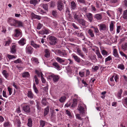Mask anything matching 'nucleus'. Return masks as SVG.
<instances>
[{
  "label": "nucleus",
  "instance_id": "1",
  "mask_svg": "<svg viewBox=\"0 0 127 127\" xmlns=\"http://www.w3.org/2000/svg\"><path fill=\"white\" fill-rule=\"evenodd\" d=\"M56 52L57 55H59L62 57H66L67 56V53L65 50H56Z\"/></svg>",
  "mask_w": 127,
  "mask_h": 127
},
{
  "label": "nucleus",
  "instance_id": "2",
  "mask_svg": "<svg viewBox=\"0 0 127 127\" xmlns=\"http://www.w3.org/2000/svg\"><path fill=\"white\" fill-rule=\"evenodd\" d=\"M60 77L58 75L52 74L48 77V79H52L54 82H58L60 79Z\"/></svg>",
  "mask_w": 127,
  "mask_h": 127
},
{
  "label": "nucleus",
  "instance_id": "3",
  "mask_svg": "<svg viewBox=\"0 0 127 127\" xmlns=\"http://www.w3.org/2000/svg\"><path fill=\"white\" fill-rule=\"evenodd\" d=\"M48 39L50 44L54 45L57 43V38L55 37L51 36L48 37Z\"/></svg>",
  "mask_w": 127,
  "mask_h": 127
},
{
  "label": "nucleus",
  "instance_id": "4",
  "mask_svg": "<svg viewBox=\"0 0 127 127\" xmlns=\"http://www.w3.org/2000/svg\"><path fill=\"white\" fill-rule=\"evenodd\" d=\"M17 21L11 18H9L8 19V22L9 23L11 26L16 27L17 26Z\"/></svg>",
  "mask_w": 127,
  "mask_h": 127
},
{
  "label": "nucleus",
  "instance_id": "5",
  "mask_svg": "<svg viewBox=\"0 0 127 127\" xmlns=\"http://www.w3.org/2000/svg\"><path fill=\"white\" fill-rule=\"evenodd\" d=\"M22 109L24 111L27 113H29L30 112V107L28 105H26L23 106Z\"/></svg>",
  "mask_w": 127,
  "mask_h": 127
},
{
  "label": "nucleus",
  "instance_id": "6",
  "mask_svg": "<svg viewBox=\"0 0 127 127\" xmlns=\"http://www.w3.org/2000/svg\"><path fill=\"white\" fill-rule=\"evenodd\" d=\"M33 51V49L31 46H27L26 48V52L29 54H32Z\"/></svg>",
  "mask_w": 127,
  "mask_h": 127
},
{
  "label": "nucleus",
  "instance_id": "7",
  "mask_svg": "<svg viewBox=\"0 0 127 127\" xmlns=\"http://www.w3.org/2000/svg\"><path fill=\"white\" fill-rule=\"evenodd\" d=\"M57 6L58 9L59 11H61L63 9L64 6L61 0H59L58 2Z\"/></svg>",
  "mask_w": 127,
  "mask_h": 127
},
{
  "label": "nucleus",
  "instance_id": "8",
  "mask_svg": "<svg viewBox=\"0 0 127 127\" xmlns=\"http://www.w3.org/2000/svg\"><path fill=\"white\" fill-rule=\"evenodd\" d=\"M20 29H16L15 30V33L14 34V36L15 37H18L20 36L22 34V32L20 31Z\"/></svg>",
  "mask_w": 127,
  "mask_h": 127
},
{
  "label": "nucleus",
  "instance_id": "9",
  "mask_svg": "<svg viewBox=\"0 0 127 127\" xmlns=\"http://www.w3.org/2000/svg\"><path fill=\"white\" fill-rule=\"evenodd\" d=\"M98 26L99 27V30L100 31H104L106 30L107 28L106 25L104 24H99Z\"/></svg>",
  "mask_w": 127,
  "mask_h": 127
},
{
  "label": "nucleus",
  "instance_id": "10",
  "mask_svg": "<svg viewBox=\"0 0 127 127\" xmlns=\"http://www.w3.org/2000/svg\"><path fill=\"white\" fill-rule=\"evenodd\" d=\"M19 45L23 46L26 43V40L25 38H23L18 41Z\"/></svg>",
  "mask_w": 127,
  "mask_h": 127
},
{
  "label": "nucleus",
  "instance_id": "11",
  "mask_svg": "<svg viewBox=\"0 0 127 127\" xmlns=\"http://www.w3.org/2000/svg\"><path fill=\"white\" fill-rule=\"evenodd\" d=\"M78 23L83 26H85L86 24V21L84 19H80L77 21Z\"/></svg>",
  "mask_w": 127,
  "mask_h": 127
},
{
  "label": "nucleus",
  "instance_id": "12",
  "mask_svg": "<svg viewBox=\"0 0 127 127\" xmlns=\"http://www.w3.org/2000/svg\"><path fill=\"white\" fill-rule=\"evenodd\" d=\"M71 9L74 10L76 9L77 7V4L74 1H72L70 2Z\"/></svg>",
  "mask_w": 127,
  "mask_h": 127
},
{
  "label": "nucleus",
  "instance_id": "13",
  "mask_svg": "<svg viewBox=\"0 0 127 127\" xmlns=\"http://www.w3.org/2000/svg\"><path fill=\"white\" fill-rule=\"evenodd\" d=\"M30 45L35 49L39 48L40 47V45L35 43L33 41H31Z\"/></svg>",
  "mask_w": 127,
  "mask_h": 127
},
{
  "label": "nucleus",
  "instance_id": "14",
  "mask_svg": "<svg viewBox=\"0 0 127 127\" xmlns=\"http://www.w3.org/2000/svg\"><path fill=\"white\" fill-rule=\"evenodd\" d=\"M49 30L48 29H45L44 30H42L38 32V33L39 34L43 35L44 34H47L49 33Z\"/></svg>",
  "mask_w": 127,
  "mask_h": 127
},
{
  "label": "nucleus",
  "instance_id": "15",
  "mask_svg": "<svg viewBox=\"0 0 127 127\" xmlns=\"http://www.w3.org/2000/svg\"><path fill=\"white\" fill-rule=\"evenodd\" d=\"M72 57L73 58L74 60L78 63H80L81 61V59L76 55H73Z\"/></svg>",
  "mask_w": 127,
  "mask_h": 127
},
{
  "label": "nucleus",
  "instance_id": "16",
  "mask_svg": "<svg viewBox=\"0 0 127 127\" xmlns=\"http://www.w3.org/2000/svg\"><path fill=\"white\" fill-rule=\"evenodd\" d=\"M31 15V18L32 19H36L39 20L41 18V16H40L36 15L33 13H32Z\"/></svg>",
  "mask_w": 127,
  "mask_h": 127
},
{
  "label": "nucleus",
  "instance_id": "17",
  "mask_svg": "<svg viewBox=\"0 0 127 127\" xmlns=\"http://www.w3.org/2000/svg\"><path fill=\"white\" fill-rule=\"evenodd\" d=\"M93 16L92 14L90 13H87L86 14V17L91 22L93 20Z\"/></svg>",
  "mask_w": 127,
  "mask_h": 127
},
{
  "label": "nucleus",
  "instance_id": "18",
  "mask_svg": "<svg viewBox=\"0 0 127 127\" xmlns=\"http://www.w3.org/2000/svg\"><path fill=\"white\" fill-rule=\"evenodd\" d=\"M78 110L80 111V113L82 115L84 113V107L82 105H79L78 106Z\"/></svg>",
  "mask_w": 127,
  "mask_h": 127
},
{
  "label": "nucleus",
  "instance_id": "19",
  "mask_svg": "<svg viewBox=\"0 0 127 127\" xmlns=\"http://www.w3.org/2000/svg\"><path fill=\"white\" fill-rule=\"evenodd\" d=\"M16 45H14L12 46L10 51L11 53L14 54L16 53Z\"/></svg>",
  "mask_w": 127,
  "mask_h": 127
},
{
  "label": "nucleus",
  "instance_id": "20",
  "mask_svg": "<svg viewBox=\"0 0 127 127\" xmlns=\"http://www.w3.org/2000/svg\"><path fill=\"white\" fill-rule=\"evenodd\" d=\"M94 17L97 20L100 21L102 18V15L101 14H96L94 16Z\"/></svg>",
  "mask_w": 127,
  "mask_h": 127
},
{
  "label": "nucleus",
  "instance_id": "21",
  "mask_svg": "<svg viewBox=\"0 0 127 127\" xmlns=\"http://www.w3.org/2000/svg\"><path fill=\"white\" fill-rule=\"evenodd\" d=\"M34 95L32 91L31 90H29L28 91L27 96L28 97L31 99H32L34 97Z\"/></svg>",
  "mask_w": 127,
  "mask_h": 127
},
{
  "label": "nucleus",
  "instance_id": "22",
  "mask_svg": "<svg viewBox=\"0 0 127 127\" xmlns=\"http://www.w3.org/2000/svg\"><path fill=\"white\" fill-rule=\"evenodd\" d=\"M41 103L44 106H46L47 105V104H48V102L47 101V99L45 97L42 98L41 100Z\"/></svg>",
  "mask_w": 127,
  "mask_h": 127
},
{
  "label": "nucleus",
  "instance_id": "23",
  "mask_svg": "<svg viewBox=\"0 0 127 127\" xmlns=\"http://www.w3.org/2000/svg\"><path fill=\"white\" fill-rule=\"evenodd\" d=\"M77 99H73L72 103L71 106V107L74 108L76 106L77 104Z\"/></svg>",
  "mask_w": 127,
  "mask_h": 127
},
{
  "label": "nucleus",
  "instance_id": "24",
  "mask_svg": "<svg viewBox=\"0 0 127 127\" xmlns=\"http://www.w3.org/2000/svg\"><path fill=\"white\" fill-rule=\"evenodd\" d=\"M73 14L74 18L77 21L80 19L79 16L77 15V12H73Z\"/></svg>",
  "mask_w": 127,
  "mask_h": 127
},
{
  "label": "nucleus",
  "instance_id": "25",
  "mask_svg": "<svg viewBox=\"0 0 127 127\" xmlns=\"http://www.w3.org/2000/svg\"><path fill=\"white\" fill-rule=\"evenodd\" d=\"M41 7H42L45 10L48 11V5L47 4H43L41 5Z\"/></svg>",
  "mask_w": 127,
  "mask_h": 127
},
{
  "label": "nucleus",
  "instance_id": "26",
  "mask_svg": "<svg viewBox=\"0 0 127 127\" xmlns=\"http://www.w3.org/2000/svg\"><path fill=\"white\" fill-rule=\"evenodd\" d=\"M52 65L53 66H55L58 70H60L61 69L60 66L58 63L54 62L53 63Z\"/></svg>",
  "mask_w": 127,
  "mask_h": 127
},
{
  "label": "nucleus",
  "instance_id": "27",
  "mask_svg": "<svg viewBox=\"0 0 127 127\" xmlns=\"http://www.w3.org/2000/svg\"><path fill=\"white\" fill-rule=\"evenodd\" d=\"M77 54L78 55L81 56L82 58H84V55L83 54L82 52L80 50V49L79 48H77Z\"/></svg>",
  "mask_w": 127,
  "mask_h": 127
},
{
  "label": "nucleus",
  "instance_id": "28",
  "mask_svg": "<svg viewBox=\"0 0 127 127\" xmlns=\"http://www.w3.org/2000/svg\"><path fill=\"white\" fill-rule=\"evenodd\" d=\"M123 92V90L122 89H121L119 91H118V93L117 94V97L119 99H120L121 98V95Z\"/></svg>",
  "mask_w": 127,
  "mask_h": 127
},
{
  "label": "nucleus",
  "instance_id": "29",
  "mask_svg": "<svg viewBox=\"0 0 127 127\" xmlns=\"http://www.w3.org/2000/svg\"><path fill=\"white\" fill-rule=\"evenodd\" d=\"M49 107L48 106H47V107L45 108L44 109V116H46V115L48 114L49 112Z\"/></svg>",
  "mask_w": 127,
  "mask_h": 127
},
{
  "label": "nucleus",
  "instance_id": "30",
  "mask_svg": "<svg viewBox=\"0 0 127 127\" xmlns=\"http://www.w3.org/2000/svg\"><path fill=\"white\" fill-rule=\"evenodd\" d=\"M2 73L6 78L7 79L8 77L9 73L7 71L3 70L2 72Z\"/></svg>",
  "mask_w": 127,
  "mask_h": 127
},
{
  "label": "nucleus",
  "instance_id": "31",
  "mask_svg": "<svg viewBox=\"0 0 127 127\" xmlns=\"http://www.w3.org/2000/svg\"><path fill=\"white\" fill-rule=\"evenodd\" d=\"M88 33L91 37H93L94 36V34L93 31L91 29H90L88 30Z\"/></svg>",
  "mask_w": 127,
  "mask_h": 127
},
{
  "label": "nucleus",
  "instance_id": "32",
  "mask_svg": "<svg viewBox=\"0 0 127 127\" xmlns=\"http://www.w3.org/2000/svg\"><path fill=\"white\" fill-rule=\"evenodd\" d=\"M115 23V22L114 21H111V23L110 25V31L111 32H112L114 29V23Z\"/></svg>",
  "mask_w": 127,
  "mask_h": 127
},
{
  "label": "nucleus",
  "instance_id": "33",
  "mask_svg": "<svg viewBox=\"0 0 127 127\" xmlns=\"http://www.w3.org/2000/svg\"><path fill=\"white\" fill-rule=\"evenodd\" d=\"M45 56L47 58H49L50 56V53L48 49H46L45 50Z\"/></svg>",
  "mask_w": 127,
  "mask_h": 127
},
{
  "label": "nucleus",
  "instance_id": "34",
  "mask_svg": "<svg viewBox=\"0 0 127 127\" xmlns=\"http://www.w3.org/2000/svg\"><path fill=\"white\" fill-rule=\"evenodd\" d=\"M113 55L115 57L120 58L118 54L117 51L116 49H114Z\"/></svg>",
  "mask_w": 127,
  "mask_h": 127
},
{
  "label": "nucleus",
  "instance_id": "35",
  "mask_svg": "<svg viewBox=\"0 0 127 127\" xmlns=\"http://www.w3.org/2000/svg\"><path fill=\"white\" fill-rule=\"evenodd\" d=\"M28 121L27 125L29 127H32V119L31 118H29L28 119Z\"/></svg>",
  "mask_w": 127,
  "mask_h": 127
},
{
  "label": "nucleus",
  "instance_id": "36",
  "mask_svg": "<svg viewBox=\"0 0 127 127\" xmlns=\"http://www.w3.org/2000/svg\"><path fill=\"white\" fill-rule=\"evenodd\" d=\"M122 48L124 51L127 50V42H126L124 44H122Z\"/></svg>",
  "mask_w": 127,
  "mask_h": 127
},
{
  "label": "nucleus",
  "instance_id": "37",
  "mask_svg": "<svg viewBox=\"0 0 127 127\" xmlns=\"http://www.w3.org/2000/svg\"><path fill=\"white\" fill-rule=\"evenodd\" d=\"M123 18L124 19H127V9L124 11L123 14Z\"/></svg>",
  "mask_w": 127,
  "mask_h": 127
},
{
  "label": "nucleus",
  "instance_id": "38",
  "mask_svg": "<svg viewBox=\"0 0 127 127\" xmlns=\"http://www.w3.org/2000/svg\"><path fill=\"white\" fill-rule=\"evenodd\" d=\"M99 68V66H94L92 67V70L94 72H96Z\"/></svg>",
  "mask_w": 127,
  "mask_h": 127
},
{
  "label": "nucleus",
  "instance_id": "39",
  "mask_svg": "<svg viewBox=\"0 0 127 127\" xmlns=\"http://www.w3.org/2000/svg\"><path fill=\"white\" fill-rule=\"evenodd\" d=\"M30 2L31 4H33L34 6H35L38 2L37 0H31Z\"/></svg>",
  "mask_w": 127,
  "mask_h": 127
},
{
  "label": "nucleus",
  "instance_id": "40",
  "mask_svg": "<svg viewBox=\"0 0 127 127\" xmlns=\"http://www.w3.org/2000/svg\"><path fill=\"white\" fill-rule=\"evenodd\" d=\"M17 26L16 27H23V23L21 22L18 20L17 21Z\"/></svg>",
  "mask_w": 127,
  "mask_h": 127
},
{
  "label": "nucleus",
  "instance_id": "41",
  "mask_svg": "<svg viewBox=\"0 0 127 127\" xmlns=\"http://www.w3.org/2000/svg\"><path fill=\"white\" fill-rule=\"evenodd\" d=\"M52 15L55 18L58 17V13L56 10H53L52 11Z\"/></svg>",
  "mask_w": 127,
  "mask_h": 127
},
{
  "label": "nucleus",
  "instance_id": "42",
  "mask_svg": "<svg viewBox=\"0 0 127 127\" xmlns=\"http://www.w3.org/2000/svg\"><path fill=\"white\" fill-rule=\"evenodd\" d=\"M56 59L57 61L60 63H64L65 62V61L64 60H63L62 59L59 57H57Z\"/></svg>",
  "mask_w": 127,
  "mask_h": 127
},
{
  "label": "nucleus",
  "instance_id": "43",
  "mask_svg": "<svg viewBox=\"0 0 127 127\" xmlns=\"http://www.w3.org/2000/svg\"><path fill=\"white\" fill-rule=\"evenodd\" d=\"M96 54L98 57V58L100 59L102 58V56L100 54L99 51L98 50H96Z\"/></svg>",
  "mask_w": 127,
  "mask_h": 127
},
{
  "label": "nucleus",
  "instance_id": "44",
  "mask_svg": "<svg viewBox=\"0 0 127 127\" xmlns=\"http://www.w3.org/2000/svg\"><path fill=\"white\" fill-rule=\"evenodd\" d=\"M33 88L34 92L36 94H37L39 93V91L36 88L35 84L34 83L33 85Z\"/></svg>",
  "mask_w": 127,
  "mask_h": 127
},
{
  "label": "nucleus",
  "instance_id": "45",
  "mask_svg": "<svg viewBox=\"0 0 127 127\" xmlns=\"http://www.w3.org/2000/svg\"><path fill=\"white\" fill-rule=\"evenodd\" d=\"M36 106L37 109L40 111L41 109V107L40 102L39 101H37L36 102Z\"/></svg>",
  "mask_w": 127,
  "mask_h": 127
},
{
  "label": "nucleus",
  "instance_id": "46",
  "mask_svg": "<svg viewBox=\"0 0 127 127\" xmlns=\"http://www.w3.org/2000/svg\"><path fill=\"white\" fill-rule=\"evenodd\" d=\"M35 73L37 75L38 77H40V75L41 77L43 75L41 71H39L37 70H35Z\"/></svg>",
  "mask_w": 127,
  "mask_h": 127
},
{
  "label": "nucleus",
  "instance_id": "47",
  "mask_svg": "<svg viewBox=\"0 0 127 127\" xmlns=\"http://www.w3.org/2000/svg\"><path fill=\"white\" fill-rule=\"evenodd\" d=\"M29 76V73L28 72L24 73L22 74V77L23 78L28 77Z\"/></svg>",
  "mask_w": 127,
  "mask_h": 127
},
{
  "label": "nucleus",
  "instance_id": "48",
  "mask_svg": "<svg viewBox=\"0 0 127 127\" xmlns=\"http://www.w3.org/2000/svg\"><path fill=\"white\" fill-rule=\"evenodd\" d=\"M40 126L41 127H43L45 125L46 122L45 121L41 120L40 121Z\"/></svg>",
  "mask_w": 127,
  "mask_h": 127
},
{
  "label": "nucleus",
  "instance_id": "49",
  "mask_svg": "<svg viewBox=\"0 0 127 127\" xmlns=\"http://www.w3.org/2000/svg\"><path fill=\"white\" fill-rule=\"evenodd\" d=\"M117 67L118 68L120 69L121 70H123L125 68L123 64H119Z\"/></svg>",
  "mask_w": 127,
  "mask_h": 127
},
{
  "label": "nucleus",
  "instance_id": "50",
  "mask_svg": "<svg viewBox=\"0 0 127 127\" xmlns=\"http://www.w3.org/2000/svg\"><path fill=\"white\" fill-rule=\"evenodd\" d=\"M80 11L86 13L87 12V8L86 7H81L80 8Z\"/></svg>",
  "mask_w": 127,
  "mask_h": 127
},
{
  "label": "nucleus",
  "instance_id": "51",
  "mask_svg": "<svg viewBox=\"0 0 127 127\" xmlns=\"http://www.w3.org/2000/svg\"><path fill=\"white\" fill-rule=\"evenodd\" d=\"M66 97L65 96H62L59 99V101L61 103H63L66 100Z\"/></svg>",
  "mask_w": 127,
  "mask_h": 127
},
{
  "label": "nucleus",
  "instance_id": "52",
  "mask_svg": "<svg viewBox=\"0 0 127 127\" xmlns=\"http://www.w3.org/2000/svg\"><path fill=\"white\" fill-rule=\"evenodd\" d=\"M91 28H93L94 29V32L96 34H97L99 32L97 28V27H94L93 26Z\"/></svg>",
  "mask_w": 127,
  "mask_h": 127
},
{
  "label": "nucleus",
  "instance_id": "53",
  "mask_svg": "<svg viewBox=\"0 0 127 127\" xmlns=\"http://www.w3.org/2000/svg\"><path fill=\"white\" fill-rule=\"evenodd\" d=\"M7 56L9 60L12 59L13 58H15L16 57V56H15L14 55H11L9 54L7 55Z\"/></svg>",
  "mask_w": 127,
  "mask_h": 127
},
{
  "label": "nucleus",
  "instance_id": "54",
  "mask_svg": "<svg viewBox=\"0 0 127 127\" xmlns=\"http://www.w3.org/2000/svg\"><path fill=\"white\" fill-rule=\"evenodd\" d=\"M123 6L126 8L127 7V0H124L123 2Z\"/></svg>",
  "mask_w": 127,
  "mask_h": 127
},
{
  "label": "nucleus",
  "instance_id": "55",
  "mask_svg": "<svg viewBox=\"0 0 127 127\" xmlns=\"http://www.w3.org/2000/svg\"><path fill=\"white\" fill-rule=\"evenodd\" d=\"M34 78L35 79V81L36 83V85H38L39 83V80L36 75H35L34 76Z\"/></svg>",
  "mask_w": 127,
  "mask_h": 127
},
{
  "label": "nucleus",
  "instance_id": "56",
  "mask_svg": "<svg viewBox=\"0 0 127 127\" xmlns=\"http://www.w3.org/2000/svg\"><path fill=\"white\" fill-rule=\"evenodd\" d=\"M11 39H9L7 41H6L5 44L4 45L5 46L9 45L11 43Z\"/></svg>",
  "mask_w": 127,
  "mask_h": 127
},
{
  "label": "nucleus",
  "instance_id": "57",
  "mask_svg": "<svg viewBox=\"0 0 127 127\" xmlns=\"http://www.w3.org/2000/svg\"><path fill=\"white\" fill-rule=\"evenodd\" d=\"M101 53L103 55H108V53L104 50H102L101 51Z\"/></svg>",
  "mask_w": 127,
  "mask_h": 127
},
{
  "label": "nucleus",
  "instance_id": "58",
  "mask_svg": "<svg viewBox=\"0 0 127 127\" xmlns=\"http://www.w3.org/2000/svg\"><path fill=\"white\" fill-rule=\"evenodd\" d=\"M14 62L16 64L21 63H22V61L20 59H18L17 60H15L14 61Z\"/></svg>",
  "mask_w": 127,
  "mask_h": 127
},
{
  "label": "nucleus",
  "instance_id": "59",
  "mask_svg": "<svg viewBox=\"0 0 127 127\" xmlns=\"http://www.w3.org/2000/svg\"><path fill=\"white\" fill-rule=\"evenodd\" d=\"M112 59V58L111 57V56H109L105 59V62H106L108 61H110Z\"/></svg>",
  "mask_w": 127,
  "mask_h": 127
},
{
  "label": "nucleus",
  "instance_id": "60",
  "mask_svg": "<svg viewBox=\"0 0 127 127\" xmlns=\"http://www.w3.org/2000/svg\"><path fill=\"white\" fill-rule=\"evenodd\" d=\"M121 26H117L116 30V33H118L120 32V30L121 29Z\"/></svg>",
  "mask_w": 127,
  "mask_h": 127
},
{
  "label": "nucleus",
  "instance_id": "61",
  "mask_svg": "<svg viewBox=\"0 0 127 127\" xmlns=\"http://www.w3.org/2000/svg\"><path fill=\"white\" fill-rule=\"evenodd\" d=\"M7 89L9 92V95H11L12 93V89L11 88L8 87L7 88Z\"/></svg>",
  "mask_w": 127,
  "mask_h": 127
},
{
  "label": "nucleus",
  "instance_id": "62",
  "mask_svg": "<svg viewBox=\"0 0 127 127\" xmlns=\"http://www.w3.org/2000/svg\"><path fill=\"white\" fill-rule=\"evenodd\" d=\"M42 25L40 23H39L37 25L36 29L37 30H40L42 28Z\"/></svg>",
  "mask_w": 127,
  "mask_h": 127
},
{
  "label": "nucleus",
  "instance_id": "63",
  "mask_svg": "<svg viewBox=\"0 0 127 127\" xmlns=\"http://www.w3.org/2000/svg\"><path fill=\"white\" fill-rule=\"evenodd\" d=\"M79 74L80 77H83L85 76L84 73V72H81L80 71L79 72Z\"/></svg>",
  "mask_w": 127,
  "mask_h": 127
},
{
  "label": "nucleus",
  "instance_id": "64",
  "mask_svg": "<svg viewBox=\"0 0 127 127\" xmlns=\"http://www.w3.org/2000/svg\"><path fill=\"white\" fill-rule=\"evenodd\" d=\"M118 0H110V2L111 3H115L117 2Z\"/></svg>",
  "mask_w": 127,
  "mask_h": 127
}]
</instances>
